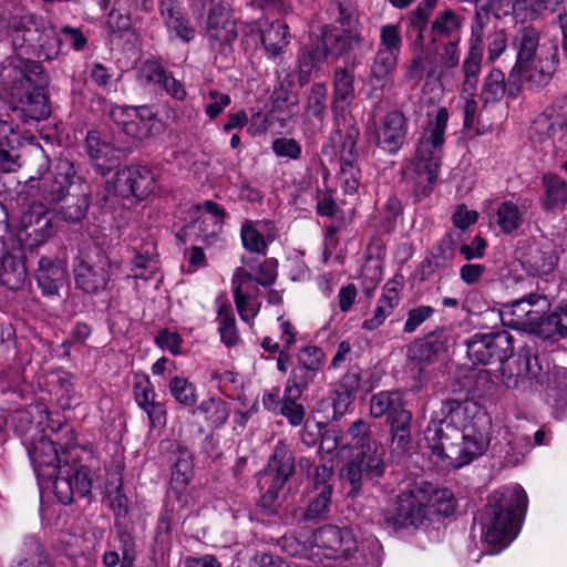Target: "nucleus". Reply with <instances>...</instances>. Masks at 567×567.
Returning <instances> with one entry per match:
<instances>
[{
    "mask_svg": "<svg viewBox=\"0 0 567 567\" xmlns=\"http://www.w3.org/2000/svg\"><path fill=\"white\" fill-rule=\"evenodd\" d=\"M43 70L40 63L10 56L0 66V102L23 123L42 121L50 114L45 94L38 84ZM19 133L8 112L0 107V167L13 172L19 167L16 146Z\"/></svg>",
    "mask_w": 567,
    "mask_h": 567,
    "instance_id": "nucleus-1",
    "label": "nucleus"
},
{
    "mask_svg": "<svg viewBox=\"0 0 567 567\" xmlns=\"http://www.w3.org/2000/svg\"><path fill=\"white\" fill-rule=\"evenodd\" d=\"M488 425L489 420L477 403L449 399L429 422L424 439L445 466L458 468L486 451Z\"/></svg>",
    "mask_w": 567,
    "mask_h": 567,
    "instance_id": "nucleus-2",
    "label": "nucleus"
},
{
    "mask_svg": "<svg viewBox=\"0 0 567 567\" xmlns=\"http://www.w3.org/2000/svg\"><path fill=\"white\" fill-rule=\"evenodd\" d=\"M540 32L533 25L517 30L513 39L516 51V61L513 65L508 81L519 91L522 81L528 82L530 87L540 89L549 83L558 63L557 49L539 44Z\"/></svg>",
    "mask_w": 567,
    "mask_h": 567,
    "instance_id": "nucleus-3",
    "label": "nucleus"
},
{
    "mask_svg": "<svg viewBox=\"0 0 567 567\" xmlns=\"http://www.w3.org/2000/svg\"><path fill=\"white\" fill-rule=\"evenodd\" d=\"M357 454L342 467L341 480L350 485L349 495L358 496L364 483L379 485L385 473L384 450L372 439L371 424L358 419L347 431Z\"/></svg>",
    "mask_w": 567,
    "mask_h": 567,
    "instance_id": "nucleus-4",
    "label": "nucleus"
},
{
    "mask_svg": "<svg viewBox=\"0 0 567 567\" xmlns=\"http://www.w3.org/2000/svg\"><path fill=\"white\" fill-rule=\"evenodd\" d=\"M449 116V111L444 106L429 113L427 122L415 145V155L408 176L424 196L432 192L439 177Z\"/></svg>",
    "mask_w": 567,
    "mask_h": 567,
    "instance_id": "nucleus-5",
    "label": "nucleus"
},
{
    "mask_svg": "<svg viewBox=\"0 0 567 567\" xmlns=\"http://www.w3.org/2000/svg\"><path fill=\"white\" fill-rule=\"evenodd\" d=\"M527 503V494L519 485L494 491L481 514L483 539L501 549L507 547L518 533L515 518L526 511Z\"/></svg>",
    "mask_w": 567,
    "mask_h": 567,
    "instance_id": "nucleus-6",
    "label": "nucleus"
},
{
    "mask_svg": "<svg viewBox=\"0 0 567 567\" xmlns=\"http://www.w3.org/2000/svg\"><path fill=\"white\" fill-rule=\"evenodd\" d=\"M461 49L458 44L432 41L413 49V56L405 66L404 82L416 87L426 78L429 81L445 83L453 71L458 68Z\"/></svg>",
    "mask_w": 567,
    "mask_h": 567,
    "instance_id": "nucleus-7",
    "label": "nucleus"
},
{
    "mask_svg": "<svg viewBox=\"0 0 567 567\" xmlns=\"http://www.w3.org/2000/svg\"><path fill=\"white\" fill-rule=\"evenodd\" d=\"M312 537L316 543L315 558L349 559L354 553L360 551L367 567H379L381 564V545L375 538L368 539L358 548L350 532L334 526L319 528Z\"/></svg>",
    "mask_w": 567,
    "mask_h": 567,
    "instance_id": "nucleus-8",
    "label": "nucleus"
},
{
    "mask_svg": "<svg viewBox=\"0 0 567 567\" xmlns=\"http://www.w3.org/2000/svg\"><path fill=\"white\" fill-rule=\"evenodd\" d=\"M331 19L340 22L341 28L326 25L322 30L321 47L326 53L342 56L364 44L362 27L358 19L340 1H331L328 7Z\"/></svg>",
    "mask_w": 567,
    "mask_h": 567,
    "instance_id": "nucleus-9",
    "label": "nucleus"
},
{
    "mask_svg": "<svg viewBox=\"0 0 567 567\" xmlns=\"http://www.w3.org/2000/svg\"><path fill=\"white\" fill-rule=\"evenodd\" d=\"M426 499V494L417 486L401 492L393 504L381 511L383 525L393 532L422 528L430 520Z\"/></svg>",
    "mask_w": 567,
    "mask_h": 567,
    "instance_id": "nucleus-10",
    "label": "nucleus"
},
{
    "mask_svg": "<svg viewBox=\"0 0 567 567\" xmlns=\"http://www.w3.org/2000/svg\"><path fill=\"white\" fill-rule=\"evenodd\" d=\"M10 37L14 48H39L45 59H54L59 55L62 39L54 32H45L42 24L31 14L14 17L10 23Z\"/></svg>",
    "mask_w": 567,
    "mask_h": 567,
    "instance_id": "nucleus-11",
    "label": "nucleus"
},
{
    "mask_svg": "<svg viewBox=\"0 0 567 567\" xmlns=\"http://www.w3.org/2000/svg\"><path fill=\"white\" fill-rule=\"evenodd\" d=\"M470 360L478 364H489L498 361L506 365L505 361L514 352L513 337L506 330L489 333H476L466 341Z\"/></svg>",
    "mask_w": 567,
    "mask_h": 567,
    "instance_id": "nucleus-12",
    "label": "nucleus"
},
{
    "mask_svg": "<svg viewBox=\"0 0 567 567\" xmlns=\"http://www.w3.org/2000/svg\"><path fill=\"white\" fill-rule=\"evenodd\" d=\"M41 167L48 171L49 158L41 154ZM75 169L71 162L60 161L54 172L45 174L40 173L39 177L31 176L28 181L29 186L34 187L33 183L39 179L38 188L42 199L50 204H56L64 199L70 187L74 184Z\"/></svg>",
    "mask_w": 567,
    "mask_h": 567,
    "instance_id": "nucleus-13",
    "label": "nucleus"
},
{
    "mask_svg": "<svg viewBox=\"0 0 567 567\" xmlns=\"http://www.w3.org/2000/svg\"><path fill=\"white\" fill-rule=\"evenodd\" d=\"M501 378L506 388L525 390L545 383L546 368L529 349H522L513 362L502 367Z\"/></svg>",
    "mask_w": 567,
    "mask_h": 567,
    "instance_id": "nucleus-14",
    "label": "nucleus"
},
{
    "mask_svg": "<svg viewBox=\"0 0 567 567\" xmlns=\"http://www.w3.org/2000/svg\"><path fill=\"white\" fill-rule=\"evenodd\" d=\"M540 299L537 295H529L528 298H522L505 305L501 310L503 324L544 337L543 328L545 326L543 323L545 317L543 309L537 307Z\"/></svg>",
    "mask_w": 567,
    "mask_h": 567,
    "instance_id": "nucleus-15",
    "label": "nucleus"
},
{
    "mask_svg": "<svg viewBox=\"0 0 567 567\" xmlns=\"http://www.w3.org/2000/svg\"><path fill=\"white\" fill-rule=\"evenodd\" d=\"M53 488L58 499L66 505L72 503L74 495L84 497L92 488V476L87 465L73 462L63 464L54 478Z\"/></svg>",
    "mask_w": 567,
    "mask_h": 567,
    "instance_id": "nucleus-16",
    "label": "nucleus"
},
{
    "mask_svg": "<svg viewBox=\"0 0 567 567\" xmlns=\"http://www.w3.org/2000/svg\"><path fill=\"white\" fill-rule=\"evenodd\" d=\"M111 116L116 126L131 140L142 141L152 135L156 124L155 114L146 106L115 105Z\"/></svg>",
    "mask_w": 567,
    "mask_h": 567,
    "instance_id": "nucleus-17",
    "label": "nucleus"
},
{
    "mask_svg": "<svg viewBox=\"0 0 567 567\" xmlns=\"http://www.w3.org/2000/svg\"><path fill=\"white\" fill-rule=\"evenodd\" d=\"M564 0H489L488 8L496 18L512 14L516 22H532L554 11Z\"/></svg>",
    "mask_w": 567,
    "mask_h": 567,
    "instance_id": "nucleus-18",
    "label": "nucleus"
},
{
    "mask_svg": "<svg viewBox=\"0 0 567 567\" xmlns=\"http://www.w3.org/2000/svg\"><path fill=\"white\" fill-rule=\"evenodd\" d=\"M73 272L78 289L89 295H99L107 289L111 281V262L101 254L96 260H79Z\"/></svg>",
    "mask_w": 567,
    "mask_h": 567,
    "instance_id": "nucleus-19",
    "label": "nucleus"
},
{
    "mask_svg": "<svg viewBox=\"0 0 567 567\" xmlns=\"http://www.w3.org/2000/svg\"><path fill=\"white\" fill-rule=\"evenodd\" d=\"M155 184V176L148 167L131 165L115 174L114 189L121 197L143 200L152 194Z\"/></svg>",
    "mask_w": 567,
    "mask_h": 567,
    "instance_id": "nucleus-20",
    "label": "nucleus"
},
{
    "mask_svg": "<svg viewBox=\"0 0 567 567\" xmlns=\"http://www.w3.org/2000/svg\"><path fill=\"white\" fill-rule=\"evenodd\" d=\"M409 121L399 110L384 114L377 130V145L389 154H396L406 142Z\"/></svg>",
    "mask_w": 567,
    "mask_h": 567,
    "instance_id": "nucleus-21",
    "label": "nucleus"
},
{
    "mask_svg": "<svg viewBox=\"0 0 567 567\" xmlns=\"http://www.w3.org/2000/svg\"><path fill=\"white\" fill-rule=\"evenodd\" d=\"M27 451L35 475L44 481L54 480L61 467L59 464L62 461L53 441L41 435L37 441L27 445Z\"/></svg>",
    "mask_w": 567,
    "mask_h": 567,
    "instance_id": "nucleus-22",
    "label": "nucleus"
},
{
    "mask_svg": "<svg viewBox=\"0 0 567 567\" xmlns=\"http://www.w3.org/2000/svg\"><path fill=\"white\" fill-rule=\"evenodd\" d=\"M403 286L404 281L402 276H395L385 282L382 293L377 301L372 317L362 322L363 329L375 330L384 323L386 318L390 317L399 306L400 292Z\"/></svg>",
    "mask_w": 567,
    "mask_h": 567,
    "instance_id": "nucleus-23",
    "label": "nucleus"
},
{
    "mask_svg": "<svg viewBox=\"0 0 567 567\" xmlns=\"http://www.w3.org/2000/svg\"><path fill=\"white\" fill-rule=\"evenodd\" d=\"M463 19L453 10L439 12L431 23L429 41L433 44H461Z\"/></svg>",
    "mask_w": 567,
    "mask_h": 567,
    "instance_id": "nucleus-24",
    "label": "nucleus"
},
{
    "mask_svg": "<svg viewBox=\"0 0 567 567\" xmlns=\"http://www.w3.org/2000/svg\"><path fill=\"white\" fill-rule=\"evenodd\" d=\"M483 60V33L481 29H473L467 54L462 63L463 93L474 95L477 89L478 75Z\"/></svg>",
    "mask_w": 567,
    "mask_h": 567,
    "instance_id": "nucleus-25",
    "label": "nucleus"
},
{
    "mask_svg": "<svg viewBox=\"0 0 567 567\" xmlns=\"http://www.w3.org/2000/svg\"><path fill=\"white\" fill-rule=\"evenodd\" d=\"M159 12L172 37L184 42H189L195 38L196 30L185 18L177 0H159Z\"/></svg>",
    "mask_w": 567,
    "mask_h": 567,
    "instance_id": "nucleus-26",
    "label": "nucleus"
},
{
    "mask_svg": "<svg viewBox=\"0 0 567 567\" xmlns=\"http://www.w3.org/2000/svg\"><path fill=\"white\" fill-rule=\"evenodd\" d=\"M410 413L405 409L404 394L401 391H380L370 399V415L374 419L388 417V422L404 417Z\"/></svg>",
    "mask_w": 567,
    "mask_h": 567,
    "instance_id": "nucleus-27",
    "label": "nucleus"
},
{
    "mask_svg": "<svg viewBox=\"0 0 567 567\" xmlns=\"http://www.w3.org/2000/svg\"><path fill=\"white\" fill-rule=\"evenodd\" d=\"M399 54L393 51L378 49L371 65V73L368 83L371 87L368 96L371 99L380 100L385 86L386 76L392 73L399 60Z\"/></svg>",
    "mask_w": 567,
    "mask_h": 567,
    "instance_id": "nucleus-28",
    "label": "nucleus"
},
{
    "mask_svg": "<svg viewBox=\"0 0 567 567\" xmlns=\"http://www.w3.org/2000/svg\"><path fill=\"white\" fill-rule=\"evenodd\" d=\"M68 278L66 268L60 261L42 257L37 270V281L42 293L55 296Z\"/></svg>",
    "mask_w": 567,
    "mask_h": 567,
    "instance_id": "nucleus-29",
    "label": "nucleus"
},
{
    "mask_svg": "<svg viewBox=\"0 0 567 567\" xmlns=\"http://www.w3.org/2000/svg\"><path fill=\"white\" fill-rule=\"evenodd\" d=\"M270 229H275L272 221L246 219L240 228L243 246L251 252L266 255Z\"/></svg>",
    "mask_w": 567,
    "mask_h": 567,
    "instance_id": "nucleus-30",
    "label": "nucleus"
},
{
    "mask_svg": "<svg viewBox=\"0 0 567 567\" xmlns=\"http://www.w3.org/2000/svg\"><path fill=\"white\" fill-rule=\"evenodd\" d=\"M255 30L260 33V40L268 58H276L282 54L289 44L288 25L280 21L271 22L266 29H261L255 22L250 25V31Z\"/></svg>",
    "mask_w": 567,
    "mask_h": 567,
    "instance_id": "nucleus-31",
    "label": "nucleus"
},
{
    "mask_svg": "<svg viewBox=\"0 0 567 567\" xmlns=\"http://www.w3.org/2000/svg\"><path fill=\"white\" fill-rule=\"evenodd\" d=\"M445 351V341L437 336L430 334L424 339L415 341L409 348V359L415 363L420 371L437 361Z\"/></svg>",
    "mask_w": 567,
    "mask_h": 567,
    "instance_id": "nucleus-32",
    "label": "nucleus"
},
{
    "mask_svg": "<svg viewBox=\"0 0 567 567\" xmlns=\"http://www.w3.org/2000/svg\"><path fill=\"white\" fill-rule=\"evenodd\" d=\"M529 252L524 256L523 265L533 275H549L556 267L558 257L550 245L528 244Z\"/></svg>",
    "mask_w": 567,
    "mask_h": 567,
    "instance_id": "nucleus-33",
    "label": "nucleus"
},
{
    "mask_svg": "<svg viewBox=\"0 0 567 567\" xmlns=\"http://www.w3.org/2000/svg\"><path fill=\"white\" fill-rule=\"evenodd\" d=\"M544 196L542 206L545 210L561 209L567 205V183L555 174H545L542 178Z\"/></svg>",
    "mask_w": 567,
    "mask_h": 567,
    "instance_id": "nucleus-34",
    "label": "nucleus"
},
{
    "mask_svg": "<svg viewBox=\"0 0 567 567\" xmlns=\"http://www.w3.org/2000/svg\"><path fill=\"white\" fill-rule=\"evenodd\" d=\"M215 303L220 340L225 346L233 347L238 343L239 333L231 305L224 297H218Z\"/></svg>",
    "mask_w": 567,
    "mask_h": 567,
    "instance_id": "nucleus-35",
    "label": "nucleus"
},
{
    "mask_svg": "<svg viewBox=\"0 0 567 567\" xmlns=\"http://www.w3.org/2000/svg\"><path fill=\"white\" fill-rule=\"evenodd\" d=\"M419 491L426 494V508L431 515H439L447 517L455 511L456 501L453 493L447 488H434L431 484L424 486H417Z\"/></svg>",
    "mask_w": 567,
    "mask_h": 567,
    "instance_id": "nucleus-36",
    "label": "nucleus"
},
{
    "mask_svg": "<svg viewBox=\"0 0 567 567\" xmlns=\"http://www.w3.org/2000/svg\"><path fill=\"white\" fill-rule=\"evenodd\" d=\"M27 278V269L17 257L6 254L0 257V284L18 290Z\"/></svg>",
    "mask_w": 567,
    "mask_h": 567,
    "instance_id": "nucleus-37",
    "label": "nucleus"
},
{
    "mask_svg": "<svg viewBox=\"0 0 567 567\" xmlns=\"http://www.w3.org/2000/svg\"><path fill=\"white\" fill-rule=\"evenodd\" d=\"M524 214L523 208L517 203L504 200L496 208V224L502 233L511 235L523 225Z\"/></svg>",
    "mask_w": 567,
    "mask_h": 567,
    "instance_id": "nucleus-38",
    "label": "nucleus"
},
{
    "mask_svg": "<svg viewBox=\"0 0 567 567\" xmlns=\"http://www.w3.org/2000/svg\"><path fill=\"white\" fill-rule=\"evenodd\" d=\"M436 2L437 0H422L419 6L409 13V24L412 30L417 33L413 41L412 49L423 45L429 20L433 13Z\"/></svg>",
    "mask_w": 567,
    "mask_h": 567,
    "instance_id": "nucleus-39",
    "label": "nucleus"
},
{
    "mask_svg": "<svg viewBox=\"0 0 567 567\" xmlns=\"http://www.w3.org/2000/svg\"><path fill=\"white\" fill-rule=\"evenodd\" d=\"M327 87L322 83H313L306 97L305 116L307 121L315 118L322 127L327 107Z\"/></svg>",
    "mask_w": 567,
    "mask_h": 567,
    "instance_id": "nucleus-40",
    "label": "nucleus"
},
{
    "mask_svg": "<svg viewBox=\"0 0 567 567\" xmlns=\"http://www.w3.org/2000/svg\"><path fill=\"white\" fill-rule=\"evenodd\" d=\"M225 22L217 25L213 19V24H206L207 37L213 50L226 52L238 37L235 21Z\"/></svg>",
    "mask_w": 567,
    "mask_h": 567,
    "instance_id": "nucleus-41",
    "label": "nucleus"
},
{
    "mask_svg": "<svg viewBox=\"0 0 567 567\" xmlns=\"http://www.w3.org/2000/svg\"><path fill=\"white\" fill-rule=\"evenodd\" d=\"M195 413L203 415L210 426L220 427L229 417L227 404L220 399L204 400L196 409Z\"/></svg>",
    "mask_w": 567,
    "mask_h": 567,
    "instance_id": "nucleus-42",
    "label": "nucleus"
},
{
    "mask_svg": "<svg viewBox=\"0 0 567 567\" xmlns=\"http://www.w3.org/2000/svg\"><path fill=\"white\" fill-rule=\"evenodd\" d=\"M545 338H564L567 336V300H563L559 305L545 317L543 323Z\"/></svg>",
    "mask_w": 567,
    "mask_h": 567,
    "instance_id": "nucleus-43",
    "label": "nucleus"
},
{
    "mask_svg": "<svg viewBox=\"0 0 567 567\" xmlns=\"http://www.w3.org/2000/svg\"><path fill=\"white\" fill-rule=\"evenodd\" d=\"M354 97V75L344 68H337L333 73L334 102L350 103Z\"/></svg>",
    "mask_w": 567,
    "mask_h": 567,
    "instance_id": "nucleus-44",
    "label": "nucleus"
},
{
    "mask_svg": "<svg viewBox=\"0 0 567 567\" xmlns=\"http://www.w3.org/2000/svg\"><path fill=\"white\" fill-rule=\"evenodd\" d=\"M506 93V83L504 73L498 70H492L484 79L481 97L484 103H494L503 99Z\"/></svg>",
    "mask_w": 567,
    "mask_h": 567,
    "instance_id": "nucleus-45",
    "label": "nucleus"
},
{
    "mask_svg": "<svg viewBox=\"0 0 567 567\" xmlns=\"http://www.w3.org/2000/svg\"><path fill=\"white\" fill-rule=\"evenodd\" d=\"M32 423V414L29 409H17L11 413L0 410V430L10 429L19 435H23Z\"/></svg>",
    "mask_w": 567,
    "mask_h": 567,
    "instance_id": "nucleus-46",
    "label": "nucleus"
},
{
    "mask_svg": "<svg viewBox=\"0 0 567 567\" xmlns=\"http://www.w3.org/2000/svg\"><path fill=\"white\" fill-rule=\"evenodd\" d=\"M301 395L302 394L299 393H292L291 390H284L282 405L278 414L285 416L292 426L300 425L305 419V408L298 402Z\"/></svg>",
    "mask_w": 567,
    "mask_h": 567,
    "instance_id": "nucleus-47",
    "label": "nucleus"
},
{
    "mask_svg": "<svg viewBox=\"0 0 567 567\" xmlns=\"http://www.w3.org/2000/svg\"><path fill=\"white\" fill-rule=\"evenodd\" d=\"M331 495L332 489L330 486L321 487L319 494L313 498V501L303 512V519L313 523H319L321 519H324L329 511Z\"/></svg>",
    "mask_w": 567,
    "mask_h": 567,
    "instance_id": "nucleus-48",
    "label": "nucleus"
},
{
    "mask_svg": "<svg viewBox=\"0 0 567 567\" xmlns=\"http://www.w3.org/2000/svg\"><path fill=\"white\" fill-rule=\"evenodd\" d=\"M85 150L92 159L111 161L116 147L102 140L97 131H90L85 138Z\"/></svg>",
    "mask_w": 567,
    "mask_h": 567,
    "instance_id": "nucleus-49",
    "label": "nucleus"
},
{
    "mask_svg": "<svg viewBox=\"0 0 567 567\" xmlns=\"http://www.w3.org/2000/svg\"><path fill=\"white\" fill-rule=\"evenodd\" d=\"M173 398L185 406H193L197 401L195 385L183 377H173L168 383Z\"/></svg>",
    "mask_w": 567,
    "mask_h": 567,
    "instance_id": "nucleus-50",
    "label": "nucleus"
},
{
    "mask_svg": "<svg viewBox=\"0 0 567 567\" xmlns=\"http://www.w3.org/2000/svg\"><path fill=\"white\" fill-rule=\"evenodd\" d=\"M71 204L62 206L59 214L66 221L76 223L82 220L87 212L90 199L85 190L71 196Z\"/></svg>",
    "mask_w": 567,
    "mask_h": 567,
    "instance_id": "nucleus-51",
    "label": "nucleus"
},
{
    "mask_svg": "<svg viewBox=\"0 0 567 567\" xmlns=\"http://www.w3.org/2000/svg\"><path fill=\"white\" fill-rule=\"evenodd\" d=\"M327 53L321 44H317L311 50H302L299 54V81L306 83L309 81L312 69L324 61Z\"/></svg>",
    "mask_w": 567,
    "mask_h": 567,
    "instance_id": "nucleus-52",
    "label": "nucleus"
},
{
    "mask_svg": "<svg viewBox=\"0 0 567 567\" xmlns=\"http://www.w3.org/2000/svg\"><path fill=\"white\" fill-rule=\"evenodd\" d=\"M192 6L200 10H208L206 24H213V18L217 25L226 23L225 21H234L230 9L221 0H192Z\"/></svg>",
    "mask_w": 567,
    "mask_h": 567,
    "instance_id": "nucleus-53",
    "label": "nucleus"
},
{
    "mask_svg": "<svg viewBox=\"0 0 567 567\" xmlns=\"http://www.w3.org/2000/svg\"><path fill=\"white\" fill-rule=\"evenodd\" d=\"M23 550L24 557L19 561V567H52L35 538H28L23 544Z\"/></svg>",
    "mask_w": 567,
    "mask_h": 567,
    "instance_id": "nucleus-54",
    "label": "nucleus"
},
{
    "mask_svg": "<svg viewBox=\"0 0 567 567\" xmlns=\"http://www.w3.org/2000/svg\"><path fill=\"white\" fill-rule=\"evenodd\" d=\"M193 461L187 451H181L172 470V482L175 487H185L190 482Z\"/></svg>",
    "mask_w": 567,
    "mask_h": 567,
    "instance_id": "nucleus-55",
    "label": "nucleus"
},
{
    "mask_svg": "<svg viewBox=\"0 0 567 567\" xmlns=\"http://www.w3.org/2000/svg\"><path fill=\"white\" fill-rule=\"evenodd\" d=\"M297 361L299 365L305 367L309 372L318 373L323 364L324 353L319 347L306 346L298 351Z\"/></svg>",
    "mask_w": 567,
    "mask_h": 567,
    "instance_id": "nucleus-56",
    "label": "nucleus"
},
{
    "mask_svg": "<svg viewBox=\"0 0 567 567\" xmlns=\"http://www.w3.org/2000/svg\"><path fill=\"white\" fill-rule=\"evenodd\" d=\"M411 412L395 420L389 422L392 433V441L398 447L404 450L411 442Z\"/></svg>",
    "mask_w": 567,
    "mask_h": 567,
    "instance_id": "nucleus-57",
    "label": "nucleus"
},
{
    "mask_svg": "<svg viewBox=\"0 0 567 567\" xmlns=\"http://www.w3.org/2000/svg\"><path fill=\"white\" fill-rule=\"evenodd\" d=\"M317 372H309L305 367L299 365L291 370V374L286 382L285 389L292 393L302 394L310 383L313 382Z\"/></svg>",
    "mask_w": 567,
    "mask_h": 567,
    "instance_id": "nucleus-58",
    "label": "nucleus"
},
{
    "mask_svg": "<svg viewBox=\"0 0 567 567\" xmlns=\"http://www.w3.org/2000/svg\"><path fill=\"white\" fill-rule=\"evenodd\" d=\"M271 150L278 157L297 161L301 157L302 147L298 141L290 137H278L272 141Z\"/></svg>",
    "mask_w": 567,
    "mask_h": 567,
    "instance_id": "nucleus-59",
    "label": "nucleus"
},
{
    "mask_svg": "<svg viewBox=\"0 0 567 567\" xmlns=\"http://www.w3.org/2000/svg\"><path fill=\"white\" fill-rule=\"evenodd\" d=\"M548 395L555 396L567 392V370L563 368L549 369L546 364V379Z\"/></svg>",
    "mask_w": 567,
    "mask_h": 567,
    "instance_id": "nucleus-60",
    "label": "nucleus"
},
{
    "mask_svg": "<svg viewBox=\"0 0 567 567\" xmlns=\"http://www.w3.org/2000/svg\"><path fill=\"white\" fill-rule=\"evenodd\" d=\"M210 381L217 382L220 391L228 396L235 395L240 389L239 375L233 371H213Z\"/></svg>",
    "mask_w": 567,
    "mask_h": 567,
    "instance_id": "nucleus-61",
    "label": "nucleus"
},
{
    "mask_svg": "<svg viewBox=\"0 0 567 567\" xmlns=\"http://www.w3.org/2000/svg\"><path fill=\"white\" fill-rule=\"evenodd\" d=\"M157 269L158 262L154 257L137 254L132 261L131 271L132 277L147 280L153 277Z\"/></svg>",
    "mask_w": 567,
    "mask_h": 567,
    "instance_id": "nucleus-62",
    "label": "nucleus"
},
{
    "mask_svg": "<svg viewBox=\"0 0 567 567\" xmlns=\"http://www.w3.org/2000/svg\"><path fill=\"white\" fill-rule=\"evenodd\" d=\"M401 47L402 37L400 27L398 24L392 23L383 25L380 31L379 49L400 53Z\"/></svg>",
    "mask_w": 567,
    "mask_h": 567,
    "instance_id": "nucleus-63",
    "label": "nucleus"
},
{
    "mask_svg": "<svg viewBox=\"0 0 567 567\" xmlns=\"http://www.w3.org/2000/svg\"><path fill=\"white\" fill-rule=\"evenodd\" d=\"M166 71L164 68L154 60L145 61L138 70V80L143 84L157 83L161 84L165 79Z\"/></svg>",
    "mask_w": 567,
    "mask_h": 567,
    "instance_id": "nucleus-64",
    "label": "nucleus"
}]
</instances>
